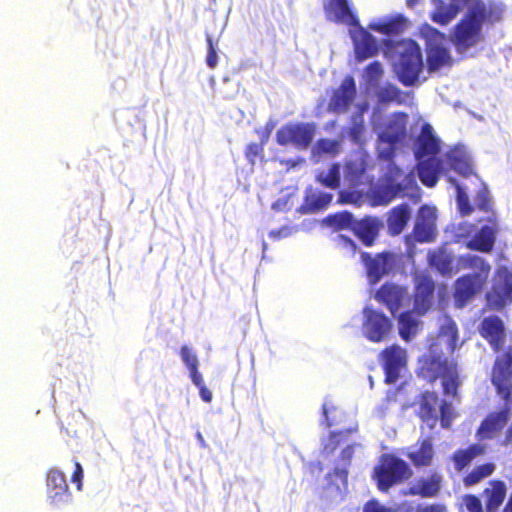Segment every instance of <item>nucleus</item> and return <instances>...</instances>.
<instances>
[{"instance_id":"nucleus-33","label":"nucleus","mask_w":512,"mask_h":512,"mask_svg":"<svg viewBox=\"0 0 512 512\" xmlns=\"http://www.w3.org/2000/svg\"><path fill=\"white\" fill-rule=\"evenodd\" d=\"M328 487L327 492L330 497H342L347 489V471L344 468H336L333 473L327 477Z\"/></svg>"},{"instance_id":"nucleus-1","label":"nucleus","mask_w":512,"mask_h":512,"mask_svg":"<svg viewBox=\"0 0 512 512\" xmlns=\"http://www.w3.org/2000/svg\"><path fill=\"white\" fill-rule=\"evenodd\" d=\"M434 12L432 19L441 25L448 24L460 10L467 8L465 18L456 26L452 42L458 53L474 56L484 42L482 24L494 22L501 18L503 5L500 2L482 3L479 0H433Z\"/></svg>"},{"instance_id":"nucleus-51","label":"nucleus","mask_w":512,"mask_h":512,"mask_svg":"<svg viewBox=\"0 0 512 512\" xmlns=\"http://www.w3.org/2000/svg\"><path fill=\"white\" fill-rule=\"evenodd\" d=\"M207 43H208V54L206 57V63L208 65V67L214 69L218 63V55L213 46L212 39L209 36L207 37Z\"/></svg>"},{"instance_id":"nucleus-64","label":"nucleus","mask_w":512,"mask_h":512,"mask_svg":"<svg viewBox=\"0 0 512 512\" xmlns=\"http://www.w3.org/2000/svg\"><path fill=\"white\" fill-rule=\"evenodd\" d=\"M418 3V0H407V5L409 7H414Z\"/></svg>"},{"instance_id":"nucleus-49","label":"nucleus","mask_w":512,"mask_h":512,"mask_svg":"<svg viewBox=\"0 0 512 512\" xmlns=\"http://www.w3.org/2000/svg\"><path fill=\"white\" fill-rule=\"evenodd\" d=\"M461 506L466 512H483L482 503L474 495H466L462 498Z\"/></svg>"},{"instance_id":"nucleus-3","label":"nucleus","mask_w":512,"mask_h":512,"mask_svg":"<svg viewBox=\"0 0 512 512\" xmlns=\"http://www.w3.org/2000/svg\"><path fill=\"white\" fill-rule=\"evenodd\" d=\"M413 138V152L418 161V176L422 183L433 187L438 182L444 167L436 157L441 150V139L434 128L421 117L411 130Z\"/></svg>"},{"instance_id":"nucleus-55","label":"nucleus","mask_w":512,"mask_h":512,"mask_svg":"<svg viewBox=\"0 0 512 512\" xmlns=\"http://www.w3.org/2000/svg\"><path fill=\"white\" fill-rule=\"evenodd\" d=\"M364 512H388V510L378 502L371 501L366 504Z\"/></svg>"},{"instance_id":"nucleus-19","label":"nucleus","mask_w":512,"mask_h":512,"mask_svg":"<svg viewBox=\"0 0 512 512\" xmlns=\"http://www.w3.org/2000/svg\"><path fill=\"white\" fill-rule=\"evenodd\" d=\"M436 209L430 206H422L416 218L414 238L419 242H430L436 231Z\"/></svg>"},{"instance_id":"nucleus-54","label":"nucleus","mask_w":512,"mask_h":512,"mask_svg":"<svg viewBox=\"0 0 512 512\" xmlns=\"http://www.w3.org/2000/svg\"><path fill=\"white\" fill-rule=\"evenodd\" d=\"M189 374H190V378L195 386H197L198 388L205 386L203 377L199 373L198 368L195 370H190Z\"/></svg>"},{"instance_id":"nucleus-45","label":"nucleus","mask_w":512,"mask_h":512,"mask_svg":"<svg viewBox=\"0 0 512 512\" xmlns=\"http://www.w3.org/2000/svg\"><path fill=\"white\" fill-rule=\"evenodd\" d=\"M378 99L382 103H388V102H397L402 103L403 102V94L402 92L396 87L391 84H387L383 87H381L378 92Z\"/></svg>"},{"instance_id":"nucleus-29","label":"nucleus","mask_w":512,"mask_h":512,"mask_svg":"<svg viewBox=\"0 0 512 512\" xmlns=\"http://www.w3.org/2000/svg\"><path fill=\"white\" fill-rule=\"evenodd\" d=\"M407 27V20L401 15L373 22L369 28L384 35H398Z\"/></svg>"},{"instance_id":"nucleus-47","label":"nucleus","mask_w":512,"mask_h":512,"mask_svg":"<svg viewBox=\"0 0 512 512\" xmlns=\"http://www.w3.org/2000/svg\"><path fill=\"white\" fill-rule=\"evenodd\" d=\"M382 74L383 69L379 62H373L365 69L364 77L370 88L377 86Z\"/></svg>"},{"instance_id":"nucleus-32","label":"nucleus","mask_w":512,"mask_h":512,"mask_svg":"<svg viewBox=\"0 0 512 512\" xmlns=\"http://www.w3.org/2000/svg\"><path fill=\"white\" fill-rule=\"evenodd\" d=\"M411 216V209L408 205H400L394 208L388 218L389 231L393 235L400 234L407 225Z\"/></svg>"},{"instance_id":"nucleus-4","label":"nucleus","mask_w":512,"mask_h":512,"mask_svg":"<svg viewBox=\"0 0 512 512\" xmlns=\"http://www.w3.org/2000/svg\"><path fill=\"white\" fill-rule=\"evenodd\" d=\"M328 20L350 27L356 57L359 60L372 57L377 52L375 38L359 25L358 19L352 12L347 0H328L324 4Z\"/></svg>"},{"instance_id":"nucleus-56","label":"nucleus","mask_w":512,"mask_h":512,"mask_svg":"<svg viewBox=\"0 0 512 512\" xmlns=\"http://www.w3.org/2000/svg\"><path fill=\"white\" fill-rule=\"evenodd\" d=\"M342 431H339V432H331V435H330V439H329V443L325 444L324 445V449L327 450V451H330L332 452L335 448H336V445L333 444V441L336 437H339L342 435Z\"/></svg>"},{"instance_id":"nucleus-28","label":"nucleus","mask_w":512,"mask_h":512,"mask_svg":"<svg viewBox=\"0 0 512 512\" xmlns=\"http://www.w3.org/2000/svg\"><path fill=\"white\" fill-rule=\"evenodd\" d=\"M487 512H497L506 498V485L502 481H491L484 490Z\"/></svg>"},{"instance_id":"nucleus-25","label":"nucleus","mask_w":512,"mask_h":512,"mask_svg":"<svg viewBox=\"0 0 512 512\" xmlns=\"http://www.w3.org/2000/svg\"><path fill=\"white\" fill-rule=\"evenodd\" d=\"M481 335L488 340L495 350L500 349L505 339L502 320L497 316L484 318L481 324Z\"/></svg>"},{"instance_id":"nucleus-6","label":"nucleus","mask_w":512,"mask_h":512,"mask_svg":"<svg viewBox=\"0 0 512 512\" xmlns=\"http://www.w3.org/2000/svg\"><path fill=\"white\" fill-rule=\"evenodd\" d=\"M461 269H471L473 274L458 279L455 284V300L458 307H462L481 288L488 277L490 266L481 257L467 254L459 257L456 271Z\"/></svg>"},{"instance_id":"nucleus-46","label":"nucleus","mask_w":512,"mask_h":512,"mask_svg":"<svg viewBox=\"0 0 512 512\" xmlns=\"http://www.w3.org/2000/svg\"><path fill=\"white\" fill-rule=\"evenodd\" d=\"M448 181L450 183H452L455 186V188H456V192H457V205H458L459 212L462 215H468L471 212L472 209H471V206L469 204V199H468V196H467L466 192L464 191L462 186L455 181V179L453 177L449 176L448 177Z\"/></svg>"},{"instance_id":"nucleus-43","label":"nucleus","mask_w":512,"mask_h":512,"mask_svg":"<svg viewBox=\"0 0 512 512\" xmlns=\"http://www.w3.org/2000/svg\"><path fill=\"white\" fill-rule=\"evenodd\" d=\"M317 180L324 186L336 189L340 182V167L337 164L332 165L327 171L319 173Z\"/></svg>"},{"instance_id":"nucleus-35","label":"nucleus","mask_w":512,"mask_h":512,"mask_svg":"<svg viewBox=\"0 0 512 512\" xmlns=\"http://www.w3.org/2000/svg\"><path fill=\"white\" fill-rule=\"evenodd\" d=\"M322 409L324 417L323 423H325L327 427L341 424L346 417L344 411L331 398L324 401Z\"/></svg>"},{"instance_id":"nucleus-20","label":"nucleus","mask_w":512,"mask_h":512,"mask_svg":"<svg viewBox=\"0 0 512 512\" xmlns=\"http://www.w3.org/2000/svg\"><path fill=\"white\" fill-rule=\"evenodd\" d=\"M356 96V85L352 77H346L331 97L328 108L335 113L347 112Z\"/></svg>"},{"instance_id":"nucleus-21","label":"nucleus","mask_w":512,"mask_h":512,"mask_svg":"<svg viewBox=\"0 0 512 512\" xmlns=\"http://www.w3.org/2000/svg\"><path fill=\"white\" fill-rule=\"evenodd\" d=\"M415 284L414 310L418 315H423L432 306L434 283L429 276L416 274Z\"/></svg>"},{"instance_id":"nucleus-50","label":"nucleus","mask_w":512,"mask_h":512,"mask_svg":"<svg viewBox=\"0 0 512 512\" xmlns=\"http://www.w3.org/2000/svg\"><path fill=\"white\" fill-rule=\"evenodd\" d=\"M334 241L339 247L346 249L349 253H355L356 245L354 241L350 239L348 236L339 234L335 237Z\"/></svg>"},{"instance_id":"nucleus-58","label":"nucleus","mask_w":512,"mask_h":512,"mask_svg":"<svg viewBox=\"0 0 512 512\" xmlns=\"http://www.w3.org/2000/svg\"><path fill=\"white\" fill-rule=\"evenodd\" d=\"M477 202L481 210L487 211L489 209L490 205L488 200L486 199L485 193L479 194Z\"/></svg>"},{"instance_id":"nucleus-7","label":"nucleus","mask_w":512,"mask_h":512,"mask_svg":"<svg viewBox=\"0 0 512 512\" xmlns=\"http://www.w3.org/2000/svg\"><path fill=\"white\" fill-rule=\"evenodd\" d=\"M373 125L378 135V155L389 164L395 150L405 140L407 115L395 113L385 120L383 127L377 123L376 115H374Z\"/></svg>"},{"instance_id":"nucleus-42","label":"nucleus","mask_w":512,"mask_h":512,"mask_svg":"<svg viewBox=\"0 0 512 512\" xmlns=\"http://www.w3.org/2000/svg\"><path fill=\"white\" fill-rule=\"evenodd\" d=\"M341 142L339 140L321 139L312 149L313 155H336L340 152Z\"/></svg>"},{"instance_id":"nucleus-60","label":"nucleus","mask_w":512,"mask_h":512,"mask_svg":"<svg viewBox=\"0 0 512 512\" xmlns=\"http://www.w3.org/2000/svg\"><path fill=\"white\" fill-rule=\"evenodd\" d=\"M353 451H354V446L352 445H348L346 448H344L342 450V459L344 461H349L352 457V454H353Z\"/></svg>"},{"instance_id":"nucleus-59","label":"nucleus","mask_w":512,"mask_h":512,"mask_svg":"<svg viewBox=\"0 0 512 512\" xmlns=\"http://www.w3.org/2000/svg\"><path fill=\"white\" fill-rule=\"evenodd\" d=\"M419 512H446L445 507L441 505H431L419 510Z\"/></svg>"},{"instance_id":"nucleus-57","label":"nucleus","mask_w":512,"mask_h":512,"mask_svg":"<svg viewBox=\"0 0 512 512\" xmlns=\"http://www.w3.org/2000/svg\"><path fill=\"white\" fill-rule=\"evenodd\" d=\"M200 397L203 401L209 403L212 400V392L206 387L199 388Z\"/></svg>"},{"instance_id":"nucleus-5","label":"nucleus","mask_w":512,"mask_h":512,"mask_svg":"<svg viewBox=\"0 0 512 512\" xmlns=\"http://www.w3.org/2000/svg\"><path fill=\"white\" fill-rule=\"evenodd\" d=\"M386 53L392 59L395 73L406 86H413L419 81L423 71V59L419 45L404 39L395 44H388Z\"/></svg>"},{"instance_id":"nucleus-41","label":"nucleus","mask_w":512,"mask_h":512,"mask_svg":"<svg viewBox=\"0 0 512 512\" xmlns=\"http://www.w3.org/2000/svg\"><path fill=\"white\" fill-rule=\"evenodd\" d=\"M440 480V476L436 474L423 479L412 488V493L421 494L423 496H434L440 488Z\"/></svg>"},{"instance_id":"nucleus-12","label":"nucleus","mask_w":512,"mask_h":512,"mask_svg":"<svg viewBox=\"0 0 512 512\" xmlns=\"http://www.w3.org/2000/svg\"><path fill=\"white\" fill-rule=\"evenodd\" d=\"M362 334L371 342L384 341L392 328L390 320L380 311L370 306L362 311Z\"/></svg>"},{"instance_id":"nucleus-39","label":"nucleus","mask_w":512,"mask_h":512,"mask_svg":"<svg viewBox=\"0 0 512 512\" xmlns=\"http://www.w3.org/2000/svg\"><path fill=\"white\" fill-rule=\"evenodd\" d=\"M408 456L417 466L429 465L433 457V448L431 442L424 440L421 446L418 449L411 450Z\"/></svg>"},{"instance_id":"nucleus-23","label":"nucleus","mask_w":512,"mask_h":512,"mask_svg":"<svg viewBox=\"0 0 512 512\" xmlns=\"http://www.w3.org/2000/svg\"><path fill=\"white\" fill-rule=\"evenodd\" d=\"M509 418V408L504 407L499 411L493 412L481 423L478 429V437L483 439L494 438L507 424Z\"/></svg>"},{"instance_id":"nucleus-18","label":"nucleus","mask_w":512,"mask_h":512,"mask_svg":"<svg viewBox=\"0 0 512 512\" xmlns=\"http://www.w3.org/2000/svg\"><path fill=\"white\" fill-rule=\"evenodd\" d=\"M387 383H395L407 363L406 351L400 346H392L382 353Z\"/></svg>"},{"instance_id":"nucleus-38","label":"nucleus","mask_w":512,"mask_h":512,"mask_svg":"<svg viewBox=\"0 0 512 512\" xmlns=\"http://www.w3.org/2000/svg\"><path fill=\"white\" fill-rule=\"evenodd\" d=\"M485 447L481 444H474L467 449L460 450L454 455V462L458 470L466 467L475 457L482 455Z\"/></svg>"},{"instance_id":"nucleus-31","label":"nucleus","mask_w":512,"mask_h":512,"mask_svg":"<svg viewBox=\"0 0 512 512\" xmlns=\"http://www.w3.org/2000/svg\"><path fill=\"white\" fill-rule=\"evenodd\" d=\"M353 231L365 245L369 246L378 234L379 221L376 218H365L355 223Z\"/></svg>"},{"instance_id":"nucleus-27","label":"nucleus","mask_w":512,"mask_h":512,"mask_svg":"<svg viewBox=\"0 0 512 512\" xmlns=\"http://www.w3.org/2000/svg\"><path fill=\"white\" fill-rule=\"evenodd\" d=\"M495 233L496 226L493 222L489 221L467 243V247L481 252H489L494 245Z\"/></svg>"},{"instance_id":"nucleus-53","label":"nucleus","mask_w":512,"mask_h":512,"mask_svg":"<svg viewBox=\"0 0 512 512\" xmlns=\"http://www.w3.org/2000/svg\"><path fill=\"white\" fill-rule=\"evenodd\" d=\"M82 479H83V468L78 462H76L75 470L72 475V482L77 484L78 490H81V488H82Z\"/></svg>"},{"instance_id":"nucleus-44","label":"nucleus","mask_w":512,"mask_h":512,"mask_svg":"<svg viewBox=\"0 0 512 512\" xmlns=\"http://www.w3.org/2000/svg\"><path fill=\"white\" fill-rule=\"evenodd\" d=\"M495 470V465L493 463H487L475 468L469 475H467L464 479V483L467 486L477 484L483 478L490 476Z\"/></svg>"},{"instance_id":"nucleus-2","label":"nucleus","mask_w":512,"mask_h":512,"mask_svg":"<svg viewBox=\"0 0 512 512\" xmlns=\"http://www.w3.org/2000/svg\"><path fill=\"white\" fill-rule=\"evenodd\" d=\"M458 328L456 323L444 315L439 319V333L430 345L428 355L421 360L420 374L434 381L441 378V384L446 395H456L458 373L456 364L448 360V355L458 347Z\"/></svg>"},{"instance_id":"nucleus-61","label":"nucleus","mask_w":512,"mask_h":512,"mask_svg":"<svg viewBox=\"0 0 512 512\" xmlns=\"http://www.w3.org/2000/svg\"><path fill=\"white\" fill-rule=\"evenodd\" d=\"M505 445L512 444V423L509 429L507 430L506 437H505Z\"/></svg>"},{"instance_id":"nucleus-24","label":"nucleus","mask_w":512,"mask_h":512,"mask_svg":"<svg viewBox=\"0 0 512 512\" xmlns=\"http://www.w3.org/2000/svg\"><path fill=\"white\" fill-rule=\"evenodd\" d=\"M446 164L456 173L467 177L473 173L470 156L464 146H455L445 154Z\"/></svg>"},{"instance_id":"nucleus-9","label":"nucleus","mask_w":512,"mask_h":512,"mask_svg":"<svg viewBox=\"0 0 512 512\" xmlns=\"http://www.w3.org/2000/svg\"><path fill=\"white\" fill-rule=\"evenodd\" d=\"M410 475L411 470L408 464L392 455H383L379 466L375 468L378 486L383 491L395 483L408 479Z\"/></svg>"},{"instance_id":"nucleus-26","label":"nucleus","mask_w":512,"mask_h":512,"mask_svg":"<svg viewBox=\"0 0 512 512\" xmlns=\"http://www.w3.org/2000/svg\"><path fill=\"white\" fill-rule=\"evenodd\" d=\"M429 263L435 267L442 275H451L456 273V267L459 266V257L456 259L447 247H441L429 253Z\"/></svg>"},{"instance_id":"nucleus-48","label":"nucleus","mask_w":512,"mask_h":512,"mask_svg":"<svg viewBox=\"0 0 512 512\" xmlns=\"http://www.w3.org/2000/svg\"><path fill=\"white\" fill-rule=\"evenodd\" d=\"M180 357L187 369L195 370L199 366V360L196 353L187 345L181 347Z\"/></svg>"},{"instance_id":"nucleus-36","label":"nucleus","mask_w":512,"mask_h":512,"mask_svg":"<svg viewBox=\"0 0 512 512\" xmlns=\"http://www.w3.org/2000/svg\"><path fill=\"white\" fill-rule=\"evenodd\" d=\"M364 162L361 158H355L348 161L344 168V180L351 186H356L362 181L364 176Z\"/></svg>"},{"instance_id":"nucleus-62","label":"nucleus","mask_w":512,"mask_h":512,"mask_svg":"<svg viewBox=\"0 0 512 512\" xmlns=\"http://www.w3.org/2000/svg\"><path fill=\"white\" fill-rule=\"evenodd\" d=\"M275 124L272 121H269L266 124V138H269L271 131L274 129Z\"/></svg>"},{"instance_id":"nucleus-52","label":"nucleus","mask_w":512,"mask_h":512,"mask_svg":"<svg viewBox=\"0 0 512 512\" xmlns=\"http://www.w3.org/2000/svg\"><path fill=\"white\" fill-rule=\"evenodd\" d=\"M294 233V229L289 226H284L278 230H272L269 236L273 239H282L291 236Z\"/></svg>"},{"instance_id":"nucleus-15","label":"nucleus","mask_w":512,"mask_h":512,"mask_svg":"<svg viewBox=\"0 0 512 512\" xmlns=\"http://www.w3.org/2000/svg\"><path fill=\"white\" fill-rule=\"evenodd\" d=\"M420 415L431 427L440 417L442 427L448 428L453 417V409L446 401L439 404L437 395L427 391L422 396Z\"/></svg>"},{"instance_id":"nucleus-10","label":"nucleus","mask_w":512,"mask_h":512,"mask_svg":"<svg viewBox=\"0 0 512 512\" xmlns=\"http://www.w3.org/2000/svg\"><path fill=\"white\" fill-rule=\"evenodd\" d=\"M487 305L500 310L512 303V271L500 267L493 280L492 289L486 295Z\"/></svg>"},{"instance_id":"nucleus-34","label":"nucleus","mask_w":512,"mask_h":512,"mask_svg":"<svg viewBox=\"0 0 512 512\" xmlns=\"http://www.w3.org/2000/svg\"><path fill=\"white\" fill-rule=\"evenodd\" d=\"M420 322L412 312H404L399 317V333L405 341L415 337L419 331Z\"/></svg>"},{"instance_id":"nucleus-11","label":"nucleus","mask_w":512,"mask_h":512,"mask_svg":"<svg viewBox=\"0 0 512 512\" xmlns=\"http://www.w3.org/2000/svg\"><path fill=\"white\" fill-rule=\"evenodd\" d=\"M315 130L313 123H290L277 131L276 140L280 145L291 144L297 149L305 150L311 144Z\"/></svg>"},{"instance_id":"nucleus-40","label":"nucleus","mask_w":512,"mask_h":512,"mask_svg":"<svg viewBox=\"0 0 512 512\" xmlns=\"http://www.w3.org/2000/svg\"><path fill=\"white\" fill-rule=\"evenodd\" d=\"M327 226L334 229L354 228L355 221L351 213L347 211L335 213L327 216L323 221Z\"/></svg>"},{"instance_id":"nucleus-8","label":"nucleus","mask_w":512,"mask_h":512,"mask_svg":"<svg viewBox=\"0 0 512 512\" xmlns=\"http://www.w3.org/2000/svg\"><path fill=\"white\" fill-rule=\"evenodd\" d=\"M383 183L375 187L374 194L380 204H387L400 194H409L417 186L415 175L404 174L393 163L387 164Z\"/></svg>"},{"instance_id":"nucleus-14","label":"nucleus","mask_w":512,"mask_h":512,"mask_svg":"<svg viewBox=\"0 0 512 512\" xmlns=\"http://www.w3.org/2000/svg\"><path fill=\"white\" fill-rule=\"evenodd\" d=\"M492 383L506 402H512V348L497 357L492 371Z\"/></svg>"},{"instance_id":"nucleus-17","label":"nucleus","mask_w":512,"mask_h":512,"mask_svg":"<svg viewBox=\"0 0 512 512\" xmlns=\"http://www.w3.org/2000/svg\"><path fill=\"white\" fill-rule=\"evenodd\" d=\"M375 299L387 306L391 313L410 306V295L406 289L394 284L383 285L375 294Z\"/></svg>"},{"instance_id":"nucleus-22","label":"nucleus","mask_w":512,"mask_h":512,"mask_svg":"<svg viewBox=\"0 0 512 512\" xmlns=\"http://www.w3.org/2000/svg\"><path fill=\"white\" fill-rule=\"evenodd\" d=\"M48 497L55 505L68 503L71 499L64 474L58 469H51L47 475Z\"/></svg>"},{"instance_id":"nucleus-16","label":"nucleus","mask_w":512,"mask_h":512,"mask_svg":"<svg viewBox=\"0 0 512 512\" xmlns=\"http://www.w3.org/2000/svg\"><path fill=\"white\" fill-rule=\"evenodd\" d=\"M361 257L365 263L367 277L371 285L376 284L384 275L389 273L396 262V256L391 253H380L373 258L366 253H362Z\"/></svg>"},{"instance_id":"nucleus-37","label":"nucleus","mask_w":512,"mask_h":512,"mask_svg":"<svg viewBox=\"0 0 512 512\" xmlns=\"http://www.w3.org/2000/svg\"><path fill=\"white\" fill-rule=\"evenodd\" d=\"M333 195L321 191H310L306 195L305 208L308 212L325 209L332 201Z\"/></svg>"},{"instance_id":"nucleus-63","label":"nucleus","mask_w":512,"mask_h":512,"mask_svg":"<svg viewBox=\"0 0 512 512\" xmlns=\"http://www.w3.org/2000/svg\"><path fill=\"white\" fill-rule=\"evenodd\" d=\"M196 437L199 441L200 446L202 448H206L207 444H206V441H205L204 437L202 436V434L200 432H197Z\"/></svg>"},{"instance_id":"nucleus-13","label":"nucleus","mask_w":512,"mask_h":512,"mask_svg":"<svg viewBox=\"0 0 512 512\" xmlns=\"http://www.w3.org/2000/svg\"><path fill=\"white\" fill-rule=\"evenodd\" d=\"M427 43V62L430 72L450 64L451 57L446 46L445 36L437 30L427 27L424 31Z\"/></svg>"},{"instance_id":"nucleus-30","label":"nucleus","mask_w":512,"mask_h":512,"mask_svg":"<svg viewBox=\"0 0 512 512\" xmlns=\"http://www.w3.org/2000/svg\"><path fill=\"white\" fill-rule=\"evenodd\" d=\"M355 108L357 112L352 116L349 136L355 144L362 145L366 140L363 114L368 109V104L366 102H356Z\"/></svg>"}]
</instances>
